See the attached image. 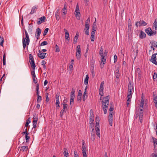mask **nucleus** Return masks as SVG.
I'll return each instance as SVG.
<instances>
[{
	"instance_id": "nucleus-22",
	"label": "nucleus",
	"mask_w": 157,
	"mask_h": 157,
	"mask_svg": "<svg viewBox=\"0 0 157 157\" xmlns=\"http://www.w3.org/2000/svg\"><path fill=\"white\" fill-rule=\"evenodd\" d=\"M98 127H97L95 128V130L96 131V134L97 136L98 137L100 138V130L99 128V124L98 123Z\"/></svg>"
},
{
	"instance_id": "nucleus-5",
	"label": "nucleus",
	"mask_w": 157,
	"mask_h": 157,
	"mask_svg": "<svg viewBox=\"0 0 157 157\" xmlns=\"http://www.w3.org/2000/svg\"><path fill=\"white\" fill-rule=\"evenodd\" d=\"M82 151L83 157H87L86 145L85 144V142L84 140H82Z\"/></svg>"
},
{
	"instance_id": "nucleus-15",
	"label": "nucleus",
	"mask_w": 157,
	"mask_h": 157,
	"mask_svg": "<svg viewBox=\"0 0 157 157\" xmlns=\"http://www.w3.org/2000/svg\"><path fill=\"white\" fill-rule=\"evenodd\" d=\"M39 53L37 54L38 56L41 59H43L45 57V56L46 53L44 52H41L40 50L38 51Z\"/></svg>"
},
{
	"instance_id": "nucleus-25",
	"label": "nucleus",
	"mask_w": 157,
	"mask_h": 157,
	"mask_svg": "<svg viewBox=\"0 0 157 157\" xmlns=\"http://www.w3.org/2000/svg\"><path fill=\"white\" fill-rule=\"evenodd\" d=\"M28 149V147L26 146H22L20 149V151H27Z\"/></svg>"
},
{
	"instance_id": "nucleus-31",
	"label": "nucleus",
	"mask_w": 157,
	"mask_h": 157,
	"mask_svg": "<svg viewBox=\"0 0 157 157\" xmlns=\"http://www.w3.org/2000/svg\"><path fill=\"white\" fill-rule=\"evenodd\" d=\"M31 65V67L32 68V71H34L35 68L36 67V65H35V62H30Z\"/></svg>"
},
{
	"instance_id": "nucleus-36",
	"label": "nucleus",
	"mask_w": 157,
	"mask_h": 157,
	"mask_svg": "<svg viewBox=\"0 0 157 157\" xmlns=\"http://www.w3.org/2000/svg\"><path fill=\"white\" fill-rule=\"evenodd\" d=\"M74 60L73 59H72L71 61V62L70 63V66L69 68L71 70L73 67V65H74Z\"/></svg>"
},
{
	"instance_id": "nucleus-55",
	"label": "nucleus",
	"mask_w": 157,
	"mask_h": 157,
	"mask_svg": "<svg viewBox=\"0 0 157 157\" xmlns=\"http://www.w3.org/2000/svg\"><path fill=\"white\" fill-rule=\"evenodd\" d=\"M55 47L56 48V52H59L60 50L58 45L57 44H56Z\"/></svg>"
},
{
	"instance_id": "nucleus-60",
	"label": "nucleus",
	"mask_w": 157,
	"mask_h": 157,
	"mask_svg": "<svg viewBox=\"0 0 157 157\" xmlns=\"http://www.w3.org/2000/svg\"><path fill=\"white\" fill-rule=\"evenodd\" d=\"M113 107L112 105L110 106V108L109 109V111H110V112H113Z\"/></svg>"
},
{
	"instance_id": "nucleus-46",
	"label": "nucleus",
	"mask_w": 157,
	"mask_h": 157,
	"mask_svg": "<svg viewBox=\"0 0 157 157\" xmlns=\"http://www.w3.org/2000/svg\"><path fill=\"white\" fill-rule=\"evenodd\" d=\"M67 104L66 103H63V108L66 109V110H67Z\"/></svg>"
},
{
	"instance_id": "nucleus-11",
	"label": "nucleus",
	"mask_w": 157,
	"mask_h": 157,
	"mask_svg": "<svg viewBox=\"0 0 157 157\" xmlns=\"http://www.w3.org/2000/svg\"><path fill=\"white\" fill-rule=\"evenodd\" d=\"M156 55H157V53L153 54L151 56V58L150 60V61L151 62L154 64L157 65V62L156 61Z\"/></svg>"
},
{
	"instance_id": "nucleus-30",
	"label": "nucleus",
	"mask_w": 157,
	"mask_h": 157,
	"mask_svg": "<svg viewBox=\"0 0 157 157\" xmlns=\"http://www.w3.org/2000/svg\"><path fill=\"white\" fill-rule=\"evenodd\" d=\"M29 62H34V60L33 56L31 54H29Z\"/></svg>"
},
{
	"instance_id": "nucleus-49",
	"label": "nucleus",
	"mask_w": 157,
	"mask_h": 157,
	"mask_svg": "<svg viewBox=\"0 0 157 157\" xmlns=\"http://www.w3.org/2000/svg\"><path fill=\"white\" fill-rule=\"evenodd\" d=\"M64 152L63 153L64 154L67 155H69L68 150L67 148H64Z\"/></svg>"
},
{
	"instance_id": "nucleus-16",
	"label": "nucleus",
	"mask_w": 157,
	"mask_h": 157,
	"mask_svg": "<svg viewBox=\"0 0 157 157\" xmlns=\"http://www.w3.org/2000/svg\"><path fill=\"white\" fill-rule=\"evenodd\" d=\"M46 17L45 16H43L39 18L37 20V24L38 25H40L41 23H43L45 21Z\"/></svg>"
},
{
	"instance_id": "nucleus-12",
	"label": "nucleus",
	"mask_w": 157,
	"mask_h": 157,
	"mask_svg": "<svg viewBox=\"0 0 157 157\" xmlns=\"http://www.w3.org/2000/svg\"><path fill=\"white\" fill-rule=\"evenodd\" d=\"M147 25V23L143 20H140L139 22H137L136 23V25L138 27V26H145Z\"/></svg>"
},
{
	"instance_id": "nucleus-18",
	"label": "nucleus",
	"mask_w": 157,
	"mask_h": 157,
	"mask_svg": "<svg viewBox=\"0 0 157 157\" xmlns=\"http://www.w3.org/2000/svg\"><path fill=\"white\" fill-rule=\"evenodd\" d=\"M31 75L32 76L33 82L35 83H36L37 82V78L36 77L35 73V71H32Z\"/></svg>"
},
{
	"instance_id": "nucleus-9",
	"label": "nucleus",
	"mask_w": 157,
	"mask_h": 157,
	"mask_svg": "<svg viewBox=\"0 0 157 157\" xmlns=\"http://www.w3.org/2000/svg\"><path fill=\"white\" fill-rule=\"evenodd\" d=\"M137 113H139V118L140 122L141 123H142L143 120V116L144 110L143 108H140L139 110L137 111Z\"/></svg>"
},
{
	"instance_id": "nucleus-4",
	"label": "nucleus",
	"mask_w": 157,
	"mask_h": 157,
	"mask_svg": "<svg viewBox=\"0 0 157 157\" xmlns=\"http://www.w3.org/2000/svg\"><path fill=\"white\" fill-rule=\"evenodd\" d=\"M76 56L78 60L79 59L81 56V49L80 46L79 45H78L76 47Z\"/></svg>"
},
{
	"instance_id": "nucleus-62",
	"label": "nucleus",
	"mask_w": 157,
	"mask_h": 157,
	"mask_svg": "<svg viewBox=\"0 0 157 157\" xmlns=\"http://www.w3.org/2000/svg\"><path fill=\"white\" fill-rule=\"evenodd\" d=\"M136 73H138L139 75L141 74L140 72V70L139 68H138L137 69V70L136 71Z\"/></svg>"
},
{
	"instance_id": "nucleus-6",
	"label": "nucleus",
	"mask_w": 157,
	"mask_h": 157,
	"mask_svg": "<svg viewBox=\"0 0 157 157\" xmlns=\"http://www.w3.org/2000/svg\"><path fill=\"white\" fill-rule=\"evenodd\" d=\"M145 32L150 36L156 34V31H152L150 28H148L145 30Z\"/></svg>"
},
{
	"instance_id": "nucleus-61",
	"label": "nucleus",
	"mask_w": 157,
	"mask_h": 157,
	"mask_svg": "<svg viewBox=\"0 0 157 157\" xmlns=\"http://www.w3.org/2000/svg\"><path fill=\"white\" fill-rule=\"evenodd\" d=\"M91 139L94 141L95 139V135L94 134H91Z\"/></svg>"
},
{
	"instance_id": "nucleus-63",
	"label": "nucleus",
	"mask_w": 157,
	"mask_h": 157,
	"mask_svg": "<svg viewBox=\"0 0 157 157\" xmlns=\"http://www.w3.org/2000/svg\"><path fill=\"white\" fill-rule=\"evenodd\" d=\"M64 112V111H63L62 110L60 112L59 115L61 118H62V117H63V114Z\"/></svg>"
},
{
	"instance_id": "nucleus-56",
	"label": "nucleus",
	"mask_w": 157,
	"mask_h": 157,
	"mask_svg": "<svg viewBox=\"0 0 157 157\" xmlns=\"http://www.w3.org/2000/svg\"><path fill=\"white\" fill-rule=\"evenodd\" d=\"M47 44H48V43L46 41H44L42 42L40 44V46H42L45 45H46Z\"/></svg>"
},
{
	"instance_id": "nucleus-21",
	"label": "nucleus",
	"mask_w": 157,
	"mask_h": 157,
	"mask_svg": "<svg viewBox=\"0 0 157 157\" xmlns=\"http://www.w3.org/2000/svg\"><path fill=\"white\" fill-rule=\"evenodd\" d=\"M90 124L92 123L93 121H94V116L93 113V111L92 110H90Z\"/></svg>"
},
{
	"instance_id": "nucleus-47",
	"label": "nucleus",
	"mask_w": 157,
	"mask_h": 157,
	"mask_svg": "<svg viewBox=\"0 0 157 157\" xmlns=\"http://www.w3.org/2000/svg\"><path fill=\"white\" fill-rule=\"evenodd\" d=\"M153 78L154 81L157 80V74L156 73H154L153 76Z\"/></svg>"
},
{
	"instance_id": "nucleus-29",
	"label": "nucleus",
	"mask_w": 157,
	"mask_h": 157,
	"mask_svg": "<svg viewBox=\"0 0 157 157\" xmlns=\"http://www.w3.org/2000/svg\"><path fill=\"white\" fill-rule=\"evenodd\" d=\"M79 35L77 33L75 36L74 40H73V43L74 44H75L77 42V40L78 39V37Z\"/></svg>"
},
{
	"instance_id": "nucleus-57",
	"label": "nucleus",
	"mask_w": 157,
	"mask_h": 157,
	"mask_svg": "<svg viewBox=\"0 0 157 157\" xmlns=\"http://www.w3.org/2000/svg\"><path fill=\"white\" fill-rule=\"evenodd\" d=\"M77 99L78 101L79 102H80L81 100V96H78Z\"/></svg>"
},
{
	"instance_id": "nucleus-7",
	"label": "nucleus",
	"mask_w": 157,
	"mask_h": 157,
	"mask_svg": "<svg viewBox=\"0 0 157 157\" xmlns=\"http://www.w3.org/2000/svg\"><path fill=\"white\" fill-rule=\"evenodd\" d=\"M38 119V117L36 113H34L33 115V128H36Z\"/></svg>"
},
{
	"instance_id": "nucleus-26",
	"label": "nucleus",
	"mask_w": 157,
	"mask_h": 157,
	"mask_svg": "<svg viewBox=\"0 0 157 157\" xmlns=\"http://www.w3.org/2000/svg\"><path fill=\"white\" fill-rule=\"evenodd\" d=\"M146 36V34L145 33L142 31H141L140 35V38L141 39H143L145 38Z\"/></svg>"
},
{
	"instance_id": "nucleus-13",
	"label": "nucleus",
	"mask_w": 157,
	"mask_h": 157,
	"mask_svg": "<svg viewBox=\"0 0 157 157\" xmlns=\"http://www.w3.org/2000/svg\"><path fill=\"white\" fill-rule=\"evenodd\" d=\"M109 95L104 98L102 101V102L103 103L102 104L109 105Z\"/></svg>"
},
{
	"instance_id": "nucleus-35",
	"label": "nucleus",
	"mask_w": 157,
	"mask_h": 157,
	"mask_svg": "<svg viewBox=\"0 0 157 157\" xmlns=\"http://www.w3.org/2000/svg\"><path fill=\"white\" fill-rule=\"evenodd\" d=\"M75 17L77 18V19L78 20H79L80 19V17L81 15L80 13L76 12V13H75Z\"/></svg>"
},
{
	"instance_id": "nucleus-1",
	"label": "nucleus",
	"mask_w": 157,
	"mask_h": 157,
	"mask_svg": "<svg viewBox=\"0 0 157 157\" xmlns=\"http://www.w3.org/2000/svg\"><path fill=\"white\" fill-rule=\"evenodd\" d=\"M24 31L25 35V37H23L22 41L23 48L25 49L26 45H29L30 42V39L28 34L25 29H24Z\"/></svg>"
},
{
	"instance_id": "nucleus-33",
	"label": "nucleus",
	"mask_w": 157,
	"mask_h": 157,
	"mask_svg": "<svg viewBox=\"0 0 157 157\" xmlns=\"http://www.w3.org/2000/svg\"><path fill=\"white\" fill-rule=\"evenodd\" d=\"M97 28L96 23L95 22H94L93 26H92V31H94L95 32L96 31Z\"/></svg>"
},
{
	"instance_id": "nucleus-44",
	"label": "nucleus",
	"mask_w": 157,
	"mask_h": 157,
	"mask_svg": "<svg viewBox=\"0 0 157 157\" xmlns=\"http://www.w3.org/2000/svg\"><path fill=\"white\" fill-rule=\"evenodd\" d=\"M90 70L92 77L94 78L95 75L94 69H90Z\"/></svg>"
},
{
	"instance_id": "nucleus-20",
	"label": "nucleus",
	"mask_w": 157,
	"mask_h": 157,
	"mask_svg": "<svg viewBox=\"0 0 157 157\" xmlns=\"http://www.w3.org/2000/svg\"><path fill=\"white\" fill-rule=\"evenodd\" d=\"M63 13H62V17L64 18H65V15L67 13V6L66 5H64V7L63 8Z\"/></svg>"
},
{
	"instance_id": "nucleus-34",
	"label": "nucleus",
	"mask_w": 157,
	"mask_h": 157,
	"mask_svg": "<svg viewBox=\"0 0 157 157\" xmlns=\"http://www.w3.org/2000/svg\"><path fill=\"white\" fill-rule=\"evenodd\" d=\"M88 79H89V76L88 75H86V78H85L84 82V84L85 85H87L88 84Z\"/></svg>"
},
{
	"instance_id": "nucleus-40",
	"label": "nucleus",
	"mask_w": 157,
	"mask_h": 157,
	"mask_svg": "<svg viewBox=\"0 0 157 157\" xmlns=\"http://www.w3.org/2000/svg\"><path fill=\"white\" fill-rule=\"evenodd\" d=\"M144 100L141 99V102L140 104V108H143V106L144 105Z\"/></svg>"
},
{
	"instance_id": "nucleus-51",
	"label": "nucleus",
	"mask_w": 157,
	"mask_h": 157,
	"mask_svg": "<svg viewBox=\"0 0 157 157\" xmlns=\"http://www.w3.org/2000/svg\"><path fill=\"white\" fill-rule=\"evenodd\" d=\"M4 41V39L3 38L0 36V44L3 46V43Z\"/></svg>"
},
{
	"instance_id": "nucleus-10",
	"label": "nucleus",
	"mask_w": 157,
	"mask_h": 157,
	"mask_svg": "<svg viewBox=\"0 0 157 157\" xmlns=\"http://www.w3.org/2000/svg\"><path fill=\"white\" fill-rule=\"evenodd\" d=\"M104 82L102 81L101 82L99 90V94L101 96L103 95V90H104Z\"/></svg>"
},
{
	"instance_id": "nucleus-8",
	"label": "nucleus",
	"mask_w": 157,
	"mask_h": 157,
	"mask_svg": "<svg viewBox=\"0 0 157 157\" xmlns=\"http://www.w3.org/2000/svg\"><path fill=\"white\" fill-rule=\"evenodd\" d=\"M75 89L74 88H72L71 91V93L70 99V104H71V103L74 102V100L75 98Z\"/></svg>"
},
{
	"instance_id": "nucleus-24",
	"label": "nucleus",
	"mask_w": 157,
	"mask_h": 157,
	"mask_svg": "<svg viewBox=\"0 0 157 157\" xmlns=\"http://www.w3.org/2000/svg\"><path fill=\"white\" fill-rule=\"evenodd\" d=\"M108 105H103L102 109L104 111V113L106 114L108 109Z\"/></svg>"
},
{
	"instance_id": "nucleus-53",
	"label": "nucleus",
	"mask_w": 157,
	"mask_h": 157,
	"mask_svg": "<svg viewBox=\"0 0 157 157\" xmlns=\"http://www.w3.org/2000/svg\"><path fill=\"white\" fill-rule=\"evenodd\" d=\"M29 133H26V135H25V138L26 140V142L29 141L30 139V137L28 136Z\"/></svg>"
},
{
	"instance_id": "nucleus-32",
	"label": "nucleus",
	"mask_w": 157,
	"mask_h": 157,
	"mask_svg": "<svg viewBox=\"0 0 157 157\" xmlns=\"http://www.w3.org/2000/svg\"><path fill=\"white\" fill-rule=\"evenodd\" d=\"M150 43L151 45V46H153L154 47L157 48V42H155V41L152 40L150 42Z\"/></svg>"
},
{
	"instance_id": "nucleus-41",
	"label": "nucleus",
	"mask_w": 157,
	"mask_h": 157,
	"mask_svg": "<svg viewBox=\"0 0 157 157\" xmlns=\"http://www.w3.org/2000/svg\"><path fill=\"white\" fill-rule=\"evenodd\" d=\"M76 12L80 13L79 12V6L78 4L76 5L75 13H76Z\"/></svg>"
},
{
	"instance_id": "nucleus-27",
	"label": "nucleus",
	"mask_w": 157,
	"mask_h": 157,
	"mask_svg": "<svg viewBox=\"0 0 157 157\" xmlns=\"http://www.w3.org/2000/svg\"><path fill=\"white\" fill-rule=\"evenodd\" d=\"M84 31L86 35H89V30L90 28V26H85Z\"/></svg>"
},
{
	"instance_id": "nucleus-59",
	"label": "nucleus",
	"mask_w": 157,
	"mask_h": 157,
	"mask_svg": "<svg viewBox=\"0 0 157 157\" xmlns=\"http://www.w3.org/2000/svg\"><path fill=\"white\" fill-rule=\"evenodd\" d=\"M59 9H58L56 12V13H55V16H57V15H59Z\"/></svg>"
},
{
	"instance_id": "nucleus-45",
	"label": "nucleus",
	"mask_w": 157,
	"mask_h": 157,
	"mask_svg": "<svg viewBox=\"0 0 157 157\" xmlns=\"http://www.w3.org/2000/svg\"><path fill=\"white\" fill-rule=\"evenodd\" d=\"M56 102H60L59 101V95L58 94H57L56 95Z\"/></svg>"
},
{
	"instance_id": "nucleus-38",
	"label": "nucleus",
	"mask_w": 157,
	"mask_h": 157,
	"mask_svg": "<svg viewBox=\"0 0 157 157\" xmlns=\"http://www.w3.org/2000/svg\"><path fill=\"white\" fill-rule=\"evenodd\" d=\"M90 18L89 17L88 19L86 20L85 21V26H89V23L90 22Z\"/></svg>"
},
{
	"instance_id": "nucleus-52",
	"label": "nucleus",
	"mask_w": 157,
	"mask_h": 157,
	"mask_svg": "<svg viewBox=\"0 0 157 157\" xmlns=\"http://www.w3.org/2000/svg\"><path fill=\"white\" fill-rule=\"evenodd\" d=\"M49 95L48 93H46V94L45 96H46V102H48L49 100V98L48 97V96Z\"/></svg>"
},
{
	"instance_id": "nucleus-64",
	"label": "nucleus",
	"mask_w": 157,
	"mask_h": 157,
	"mask_svg": "<svg viewBox=\"0 0 157 157\" xmlns=\"http://www.w3.org/2000/svg\"><path fill=\"white\" fill-rule=\"evenodd\" d=\"M90 39H91V41H94V36L91 35Z\"/></svg>"
},
{
	"instance_id": "nucleus-37",
	"label": "nucleus",
	"mask_w": 157,
	"mask_h": 157,
	"mask_svg": "<svg viewBox=\"0 0 157 157\" xmlns=\"http://www.w3.org/2000/svg\"><path fill=\"white\" fill-rule=\"evenodd\" d=\"M128 29L131 30L132 25L131 21L130 19H129V20H128Z\"/></svg>"
},
{
	"instance_id": "nucleus-17",
	"label": "nucleus",
	"mask_w": 157,
	"mask_h": 157,
	"mask_svg": "<svg viewBox=\"0 0 157 157\" xmlns=\"http://www.w3.org/2000/svg\"><path fill=\"white\" fill-rule=\"evenodd\" d=\"M41 30L39 28H37L36 30L35 36L37 39H38L41 33Z\"/></svg>"
},
{
	"instance_id": "nucleus-43",
	"label": "nucleus",
	"mask_w": 157,
	"mask_h": 157,
	"mask_svg": "<svg viewBox=\"0 0 157 157\" xmlns=\"http://www.w3.org/2000/svg\"><path fill=\"white\" fill-rule=\"evenodd\" d=\"M31 121L30 120V118L29 117L26 121V124H25V126L26 127H27L28 124L30 123Z\"/></svg>"
},
{
	"instance_id": "nucleus-39",
	"label": "nucleus",
	"mask_w": 157,
	"mask_h": 157,
	"mask_svg": "<svg viewBox=\"0 0 157 157\" xmlns=\"http://www.w3.org/2000/svg\"><path fill=\"white\" fill-rule=\"evenodd\" d=\"M127 106H128V105H129V104H130L131 102V100H130V99H131V98L127 97Z\"/></svg>"
},
{
	"instance_id": "nucleus-28",
	"label": "nucleus",
	"mask_w": 157,
	"mask_h": 157,
	"mask_svg": "<svg viewBox=\"0 0 157 157\" xmlns=\"http://www.w3.org/2000/svg\"><path fill=\"white\" fill-rule=\"evenodd\" d=\"M37 9V8L36 6H34L32 8L31 11V12H30L29 14H33L34 13L36 12V10Z\"/></svg>"
},
{
	"instance_id": "nucleus-19",
	"label": "nucleus",
	"mask_w": 157,
	"mask_h": 157,
	"mask_svg": "<svg viewBox=\"0 0 157 157\" xmlns=\"http://www.w3.org/2000/svg\"><path fill=\"white\" fill-rule=\"evenodd\" d=\"M64 31L65 32V39L66 40H70V38H69V35L68 32L67 31V30L66 29H64Z\"/></svg>"
},
{
	"instance_id": "nucleus-48",
	"label": "nucleus",
	"mask_w": 157,
	"mask_h": 157,
	"mask_svg": "<svg viewBox=\"0 0 157 157\" xmlns=\"http://www.w3.org/2000/svg\"><path fill=\"white\" fill-rule=\"evenodd\" d=\"M157 28V25L153 24V30L154 31H156V29Z\"/></svg>"
},
{
	"instance_id": "nucleus-54",
	"label": "nucleus",
	"mask_w": 157,
	"mask_h": 157,
	"mask_svg": "<svg viewBox=\"0 0 157 157\" xmlns=\"http://www.w3.org/2000/svg\"><path fill=\"white\" fill-rule=\"evenodd\" d=\"M49 29L48 28H47L45 29L44 30V33H43V36H45L47 33H48V31Z\"/></svg>"
},
{
	"instance_id": "nucleus-58",
	"label": "nucleus",
	"mask_w": 157,
	"mask_h": 157,
	"mask_svg": "<svg viewBox=\"0 0 157 157\" xmlns=\"http://www.w3.org/2000/svg\"><path fill=\"white\" fill-rule=\"evenodd\" d=\"M114 63H115L117 61V56L116 55H115L114 56Z\"/></svg>"
},
{
	"instance_id": "nucleus-3",
	"label": "nucleus",
	"mask_w": 157,
	"mask_h": 157,
	"mask_svg": "<svg viewBox=\"0 0 157 157\" xmlns=\"http://www.w3.org/2000/svg\"><path fill=\"white\" fill-rule=\"evenodd\" d=\"M133 90V87L132 86L131 83L129 82L128 85V95L127 97L132 98V90Z\"/></svg>"
},
{
	"instance_id": "nucleus-2",
	"label": "nucleus",
	"mask_w": 157,
	"mask_h": 157,
	"mask_svg": "<svg viewBox=\"0 0 157 157\" xmlns=\"http://www.w3.org/2000/svg\"><path fill=\"white\" fill-rule=\"evenodd\" d=\"M107 52L105 50L104 52H103V56H101V61L100 63V67L101 68H103L105 63L106 61V56L107 55Z\"/></svg>"
},
{
	"instance_id": "nucleus-42",
	"label": "nucleus",
	"mask_w": 157,
	"mask_h": 157,
	"mask_svg": "<svg viewBox=\"0 0 157 157\" xmlns=\"http://www.w3.org/2000/svg\"><path fill=\"white\" fill-rule=\"evenodd\" d=\"M41 97L40 95H38L37 96V102L38 103H39L41 101Z\"/></svg>"
},
{
	"instance_id": "nucleus-50",
	"label": "nucleus",
	"mask_w": 157,
	"mask_h": 157,
	"mask_svg": "<svg viewBox=\"0 0 157 157\" xmlns=\"http://www.w3.org/2000/svg\"><path fill=\"white\" fill-rule=\"evenodd\" d=\"M103 49L102 47H101L100 48V51L99 52V54L100 56H103Z\"/></svg>"
},
{
	"instance_id": "nucleus-23",
	"label": "nucleus",
	"mask_w": 157,
	"mask_h": 157,
	"mask_svg": "<svg viewBox=\"0 0 157 157\" xmlns=\"http://www.w3.org/2000/svg\"><path fill=\"white\" fill-rule=\"evenodd\" d=\"M33 26L32 24H29L28 27V32L30 34H31L33 31Z\"/></svg>"
},
{
	"instance_id": "nucleus-14",
	"label": "nucleus",
	"mask_w": 157,
	"mask_h": 157,
	"mask_svg": "<svg viewBox=\"0 0 157 157\" xmlns=\"http://www.w3.org/2000/svg\"><path fill=\"white\" fill-rule=\"evenodd\" d=\"M113 112H111L109 113V124L111 126H112L113 124V118L112 115Z\"/></svg>"
}]
</instances>
